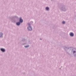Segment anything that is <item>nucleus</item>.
<instances>
[{
  "instance_id": "nucleus-1",
  "label": "nucleus",
  "mask_w": 76,
  "mask_h": 76,
  "mask_svg": "<svg viewBox=\"0 0 76 76\" xmlns=\"http://www.w3.org/2000/svg\"><path fill=\"white\" fill-rule=\"evenodd\" d=\"M72 48L73 49H72L71 52L72 53L73 52V54H74V56L75 57H76V48H73L72 47H67L66 46H64V50H65V51H66L67 53L68 54H70V53L67 52V50H70V49H72Z\"/></svg>"
},
{
  "instance_id": "nucleus-2",
  "label": "nucleus",
  "mask_w": 76,
  "mask_h": 76,
  "mask_svg": "<svg viewBox=\"0 0 76 76\" xmlns=\"http://www.w3.org/2000/svg\"><path fill=\"white\" fill-rule=\"evenodd\" d=\"M59 6V8L61 12H66L67 10V7L65 5L61 4Z\"/></svg>"
},
{
  "instance_id": "nucleus-3",
  "label": "nucleus",
  "mask_w": 76,
  "mask_h": 76,
  "mask_svg": "<svg viewBox=\"0 0 76 76\" xmlns=\"http://www.w3.org/2000/svg\"><path fill=\"white\" fill-rule=\"evenodd\" d=\"M12 22L15 23L16 22V19H18L19 17L17 16H14L10 18Z\"/></svg>"
},
{
  "instance_id": "nucleus-4",
  "label": "nucleus",
  "mask_w": 76,
  "mask_h": 76,
  "mask_svg": "<svg viewBox=\"0 0 76 76\" xmlns=\"http://www.w3.org/2000/svg\"><path fill=\"white\" fill-rule=\"evenodd\" d=\"M27 29L29 31H32V27L31 26H28V27Z\"/></svg>"
},
{
  "instance_id": "nucleus-5",
  "label": "nucleus",
  "mask_w": 76,
  "mask_h": 76,
  "mask_svg": "<svg viewBox=\"0 0 76 76\" xmlns=\"http://www.w3.org/2000/svg\"><path fill=\"white\" fill-rule=\"evenodd\" d=\"M19 22L20 23H23V20L22 18L20 17Z\"/></svg>"
},
{
  "instance_id": "nucleus-6",
  "label": "nucleus",
  "mask_w": 76,
  "mask_h": 76,
  "mask_svg": "<svg viewBox=\"0 0 76 76\" xmlns=\"http://www.w3.org/2000/svg\"><path fill=\"white\" fill-rule=\"evenodd\" d=\"M1 51L3 52V53H4V52H6V49L4 48H1L0 49Z\"/></svg>"
},
{
  "instance_id": "nucleus-7",
  "label": "nucleus",
  "mask_w": 76,
  "mask_h": 76,
  "mask_svg": "<svg viewBox=\"0 0 76 76\" xmlns=\"http://www.w3.org/2000/svg\"><path fill=\"white\" fill-rule=\"evenodd\" d=\"M69 35L70 37H74V34L73 33V32H71L69 33Z\"/></svg>"
},
{
  "instance_id": "nucleus-8",
  "label": "nucleus",
  "mask_w": 76,
  "mask_h": 76,
  "mask_svg": "<svg viewBox=\"0 0 76 76\" xmlns=\"http://www.w3.org/2000/svg\"><path fill=\"white\" fill-rule=\"evenodd\" d=\"M20 23H21L19 21L17 22L16 23V25L17 26H20Z\"/></svg>"
},
{
  "instance_id": "nucleus-9",
  "label": "nucleus",
  "mask_w": 76,
  "mask_h": 76,
  "mask_svg": "<svg viewBox=\"0 0 76 76\" xmlns=\"http://www.w3.org/2000/svg\"><path fill=\"white\" fill-rule=\"evenodd\" d=\"M45 9L47 11H49L50 10V8L48 7H46Z\"/></svg>"
},
{
  "instance_id": "nucleus-10",
  "label": "nucleus",
  "mask_w": 76,
  "mask_h": 76,
  "mask_svg": "<svg viewBox=\"0 0 76 76\" xmlns=\"http://www.w3.org/2000/svg\"><path fill=\"white\" fill-rule=\"evenodd\" d=\"M3 37V33L0 32V38H1Z\"/></svg>"
},
{
  "instance_id": "nucleus-11",
  "label": "nucleus",
  "mask_w": 76,
  "mask_h": 76,
  "mask_svg": "<svg viewBox=\"0 0 76 76\" xmlns=\"http://www.w3.org/2000/svg\"><path fill=\"white\" fill-rule=\"evenodd\" d=\"M29 47V45H28L27 46H24V47H25V48H28V47Z\"/></svg>"
},
{
  "instance_id": "nucleus-12",
  "label": "nucleus",
  "mask_w": 76,
  "mask_h": 76,
  "mask_svg": "<svg viewBox=\"0 0 76 76\" xmlns=\"http://www.w3.org/2000/svg\"><path fill=\"white\" fill-rule=\"evenodd\" d=\"M27 25H28V26H31V23H27Z\"/></svg>"
},
{
  "instance_id": "nucleus-13",
  "label": "nucleus",
  "mask_w": 76,
  "mask_h": 76,
  "mask_svg": "<svg viewBox=\"0 0 76 76\" xmlns=\"http://www.w3.org/2000/svg\"><path fill=\"white\" fill-rule=\"evenodd\" d=\"M26 41V39H23L22 40V41Z\"/></svg>"
},
{
  "instance_id": "nucleus-14",
  "label": "nucleus",
  "mask_w": 76,
  "mask_h": 76,
  "mask_svg": "<svg viewBox=\"0 0 76 76\" xmlns=\"http://www.w3.org/2000/svg\"><path fill=\"white\" fill-rule=\"evenodd\" d=\"M66 22L64 21H62V24H65Z\"/></svg>"
},
{
  "instance_id": "nucleus-15",
  "label": "nucleus",
  "mask_w": 76,
  "mask_h": 76,
  "mask_svg": "<svg viewBox=\"0 0 76 76\" xmlns=\"http://www.w3.org/2000/svg\"><path fill=\"white\" fill-rule=\"evenodd\" d=\"M25 44H26V43L23 44V45H25Z\"/></svg>"
},
{
  "instance_id": "nucleus-16",
  "label": "nucleus",
  "mask_w": 76,
  "mask_h": 76,
  "mask_svg": "<svg viewBox=\"0 0 76 76\" xmlns=\"http://www.w3.org/2000/svg\"><path fill=\"white\" fill-rule=\"evenodd\" d=\"M40 40H42V39H40Z\"/></svg>"
},
{
  "instance_id": "nucleus-17",
  "label": "nucleus",
  "mask_w": 76,
  "mask_h": 76,
  "mask_svg": "<svg viewBox=\"0 0 76 76\" xmlns=\"http://www.w3.org/2000/svg\"><path fill=\"white\" fill-rule=\"evenodd\" d=\"M52 0H51V1H52Z\"/></svg>"
},
{
  "instance_id": "nucleus-18",
  "label": "nucleus",
  "mask_w": 76,
  "mask_h": 76,
  "mask_svg": "<svg viewBox=\"0 0 76 76\" xmlns=\"http://www.w3.org/2000/svg\"><path fill=\"white\" fill-rule=\"evenodd\" d=\"M70 50H71L70 49Z\"/></svg>"
}]
</instances>
